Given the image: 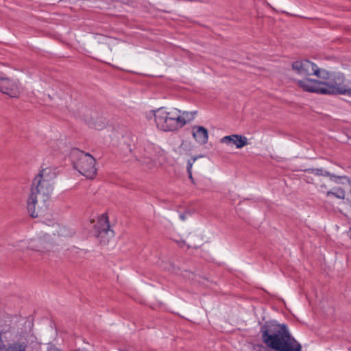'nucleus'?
Segmentation results:
<instances>
[{
	"label": "nucleus",
	"instance_id": "1",
	"mask_svg": "<svg viewBox=\"0 0 351 351\" xmlns=\"http://www.w3.org/2000/svg\"><path fill=\"white\" fill-rule=\"evenodd\" d=\"M50 171L47 168L43 169L33 180L31 193L27 200V210L34 218L43 214L48 207L53 191L51 180L55 177L53 173L49 175Z\"/></svg>",
	"mask_w": 351,
	"mask_h": 351
},
{
	"label": "nucleus",
	"instance_id": "2",
	"mask_svg": "<svg viewBox=\"0 0 351 351\" xmlns=\"http://www.w3.org/2000/svg\"><path fill=\"white\" fill-rule=\"evenodd\" d=\"M263 341L276 351H301L302 346L291 336L287 326L266 322L261 328Z\"/></svg>",
	"mask_w": 351,
	"mask_h": 351
},
{
	"label": "nucleus",
	"instance_id": "3",
	"mask_svg": "<svg viewBox=\"0 0 351 351\" xmlns=\"http://www.w3.org/2000/svg\"><path fill=\"white\" fill-rule=\"evenodd\" d=\"M322 75H328V81L322 82L323 94L325 95H347L351 96V88H348L344 84L345 75L342 73H334L328 74L325 71H322ZM325 77L324 78H326Z\"/></svg>",
	"mask_w": 351,
	"mask_h": 351
},
{
	"label": "nucleus",
	"instance_id": "4",
	"mask_svg": "<svg viewBox=\"0 0 351 351\" xmlns=\"http://www.w3.org/2000/svg\"><path fill=\"white\" fill-rule=\"evenodd\" d=\"M176 108L169 111L164 108H160L154 111V118L157 127L165 132H172L180 130L179 123H181L177 115Z\"/></svg>",
	"mask_w": 351,
	"mask_h": 351
},
{
	"label": "nucleus",
	"instance_id": "5",
	"mask_svg": "<svg viewBox=\"0 0 351 351\" xmlns=\"http://www.w3.org/2000/svg\"><path fill=\"white\" fill-rule=\"evenodd\" d=\"M72 157L76 158L73 166L82 175L88 178H93L97 173L95 167V159L88 153H84L78 149H74L71 153Z\"/></svg>",
	"mask_w": 351,
	"mask_h": 351
},
{
	"label": "nucleus",
	"instance_id": "6",
	"mask_svg": "<svg viewBox=\"0 0 351 351\" xmlns=\"http://www.w3.org/2000/svg\"><path fill=\"white\" fill-rule=\"evenodd\" d=\"M292 69L304 77L310 75H315L320 78H324L325 76L322 75V70L313 62L308 60H302L293 62L291 64Z\"/></svg>",
	"mask_w": 351,
	"mask_h": 351
},
{
	"label": "nucleus",
	"instance_id": "7",
	"mask_svg": "<svg viewBox=\"0 0 351 351\" xmlns=\"http://www.w3.org/2000/svg\"><path fill=\"white\" fill-rule=\"evenodd\" d=\"M0 91L11 97H17L19 93L17 83L3 77H0Z\"/></svg>",
	"mask_w": 351,
	"mask_h": 351
},
{
	"label": "nucleus",
	"instance_id": "8",
	"mask_svg": "<svg viewBox=\"0 0 351 351\" xmlns=\"http://www.w3.org/2000/svg\"><path fill=\"white\" fill-rule=\"evenodd\" d=\"M297 84L305 91L323 94L322 91H321L322 90L321 81L311 80L306 77L303 80H298Z\"/></svg>",
	"mask_w": 351,
	"mask_h": 351
},
{
	"label": "nucleus",
	"instance_id": "9",
	"mask_svg": "<svg viewBox=\"0 0 351 351\" xmlns=\"http://www.w3.org/2000/svg\"><path fill=\"white\" fill-rule=\"evenodd\" d=\"M221 143L227 145L233 144L235 145L236 147L241 149L247 145V138L245 136L239 134H232L230 136H226L221 138Z\"/></svg>",
	"mask_w": 351,
	"mask_h": 351
},
{
	"label": "nucleus",
	"instance_id": "10",
	"mask_svg": "<svg viewBox=\"0 0 351 351\" xmlns=\"http://www.w3.org/2000/svg\"><path fill=\"white\" fill-rule=\"evenodd\" d=\"M192 136L199 145H205L208 143V130L203 126H193L192 128Z\"/></svg>",
	"mask_w": 351,
	"mask_h": 351
},
{
	"label": "nucleus",
	"instance_id": "11",
	"mask_svg": "<svg viewBox=\"0 0 351 351\" xmlns=\"http://www.w3.org/2000/svg\"><path fill=\"white\" fill-rule=\"evenodd\" d=\"M306 171L311 172L315 176H323L330 177L332 180H333L334 182H335L337 183L338 182L337 179L349 180V178L346 176H336L334 174H331L328 171H324L322 169H318V168L309 169H306Z\"/></svg>",
	"mask_w": 351,
	"mask_h": 351
},
{
	"label": "nucleus",
	"instance_id": "12",
	"mask_svg": "<svg viewBox=\"0 0 351 351\" xmlns=\"http://www.w3.org/2000/svg\"><path fill=\"white\" fill-rule=\"evenodd\" d=\"M178 114L179 117V119L181 121L179 123L180 128H183L188 122L193 120L195 118V115L197 113V111L193 112H188V111H181L177 109Z\"/></svg>",
	"mask_w": 351,
	"mask_h": 351
},
{
	"label": "nucleus",
	"instance_id": "13",
	"mask_svg": "<svg viewBox=\"0 0 351 351\" xmlns=\"http://www.w3.org/2000/svg\"><path fill=\"white\" fill-rule=\"evenodd\" d=\"M98 234H107L110 231L108 217L106 214L101 215L98 219Z\"/></svg>",
	"mask_w": 351,
	"mask_h": 351
},
{
	"label": "nucleus",
	"instance_id": "14",
	"mask_svg": "<svg viewBox=\"0 0 351 351\" xmlns=\"http://www.w3.org/2000/svg\"><path fill=\"white\" fill-rule=\"evenodd\" d=\"M326 197L331 195L339 199H344L346 197V191L341 187H334L331 190L328 191L326 193Z\"/></svg>",
	"mask_w": 351,
	"mask_h": 351
},
{
	"label": "nucleus",
	"instance_id": "15",
	"mask_svg": "<svg viewBox=\"0 0 351 351\" xmlns=\"http://www.w3.org/2000/svg\"><path fill=\"white\" fill-rule=\"evenodd\" d=\"M27 344L25 342L16 341L10 343L5 351H28Z\"/></svg>",
	"mask_w": 351,
	"mask_h": 351
},
{
	"label": "nucleus",
	"instance_id": "16",
	"mask_svg": "<svg viewBox=\"0 0 351 351\" xmlns=\"http://www.w3.org/2000/svg\"><path fill=\"white\" fill-rule=\"evenodd\" d=\"M203 157L202 155H200V156H194V157H192L191 159L187 161V173L189 174V179L194 183V180H193V178L192 176V172H191V170H192V166L193 165V163L196 161V160L198 158H202Z\"/></svg>",
	"mask_w": 351,
	"mask_h": 351
},
{
	"label": "nucleus",
	"instance_id": "17",
	"mask_svg": "<svg viewBox=\"0 0 351 351\" xmlns=\"http://www.w3.org/2000/svg\"><path fill=\"white\" fill-rule=\"evenodd\" d=\"M190 143H187V142H182L180 146V149H182V150H184V151H186L189 149V147H190Z\"/></svg>",
	"mask_w": 351,
	"mask_h": 351
},
{
	"label": "nucleus",
	"instance_id": "18",
	"mask_svg": "<svg viewBox=\"0 0 351 351\" xmlns=\"http://www.w3.org/2000/svg\"><path fill=\"white\" fill-rule=\"evenodd\" d=\"M1 332H0V351H5V350L7 349L6 346H5V344L3 343V341L2 340V337H1Z\"/></svg>",
	"mask_w": 351,
	"mask_h": 351
},
{
	"label": "nucleus",
	"instance_id": "19",
	"mask_svg": "<svg viewBox=\"0 0 351 351\" xmlns=\"http://www.w3.org/2000/svg\"><path fill=\"white\" fill-rule=\"evenodd\" d=\"M105 125V122H102L101 124L93 123V126L97 130H101Z\"/></svg>",
	"mask_w": 351,
	"mask_h": 351
},
{
	"label": "nucleus",
	"instance_id": "20",
	"mask_svg": "<svg viewBox=\"0 0 351 351\" xmlns=\"http://www.w3.org/2000/svg\"><path fill=\"white\" fill-rule=\"evenodd\" d=\"M47 351H62V350H60V349L56 348L55 346L52 345L48 348Z\"/></svg>",
	"mask_w": 351,
	"mask_h": 351
},
{
	"label": "nucleus",
	"instance_id": "21",
	"mask_svg": "<svg viewBox=\"0 0 351 351\" xmlns=\"http://www.w3.org/2000/svg\"><path fill=\"white\" fill-rule=\"evenodd\" d=\"M180 218L182 219V220H184L185 217L183 215H180Z\"/></svg>",
	"mask_w": 351,
	"mask_h": 351
},
{
	"label": "nucleus",
	"instance_id": "22",
	"mask_svg": "<svg viewBox=\"0 0 351 351\" xmlns=\"http://www.w3.org/2000/svg\"><path fill=\"white\" fill-rule=\"evenodd\" d=\"M184 244H185L184 242H182V245H181V247H183Z\"/></svg>",
	"mask_w": 351,
	"mask_h": 351
}]
</instances>
